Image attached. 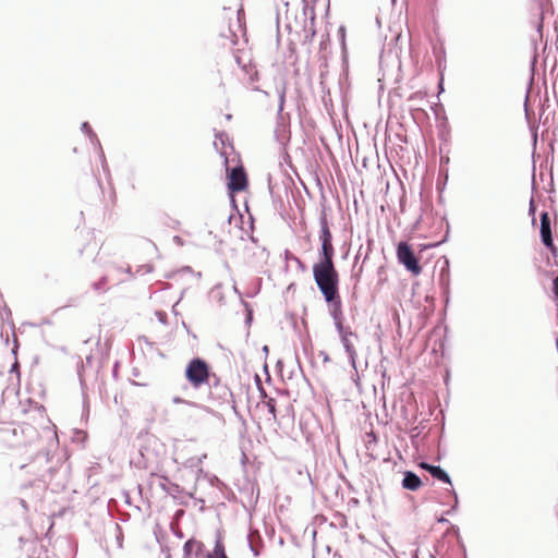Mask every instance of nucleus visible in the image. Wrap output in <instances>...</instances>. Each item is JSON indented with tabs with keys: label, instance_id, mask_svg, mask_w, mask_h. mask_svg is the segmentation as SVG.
<instances>
[{
	"label": "nucleus",
	"instance_id": "nucleus-1",
	"mask_svg": "<svg viewBox=\"0 0 558 558\" xmlns=\"http://www.w3.org/2000/svg\"><path fill=\"white\" fill-rule=\"evenodd\" d=\"M185 378L194 389L204 385L209 386L210 397L217 400H226L230 395L226 386L220 384L219 378L210 372L207 362L199 357L192 359L185 368Z\"/></svg>",
	"mask_w": 558,
	"mask_h": 558
},
{
	"label": "nucleus",
	"instance_id": "nucleus-2",
	"mask_svg": "<svg viewBox=\"0 0 558 558\" xmlns=\"http://www.w3.org/2000/svg\"><path fill=\"white\" fill-rule=\"evenodd\" d=\"M314 280L326 302H331L338 295L339 276L333 263H316L313 266Z\"/></svg>",
	"mask_w": 558,
	"mask_h": 558
},
{
	"label": "nucleus",
	"instance_id": "nucleus-3",
	"mask_svg": "<svg viewBox=\"0 0 558 558\" xmlns=\"http://www.w3.org/2000/svg\"><path fill=\"white\" fill-rule=\"evenodd\" d=\"M319 241L322 243V250L320 260L318 263H333L335 248L332 245V234L325 215L319 218Z\"/></svg>",
	"mask_w": 558,
	"mask_h": 558
},
{
	"label": "nucleus",
	"instance_id": "nucleus-4",
	"mask_svg": "<svg viewBox=\"0 0 558 558\" xmlns=\"http://www.w3.org/2000/svg\"><path fill=\"white\" fill-rule=\"evenodd\" d=\"M338 335L348 355L350 365L354 371H356L357 352L355 349V342L359 339L357 335L353 332L350 327L345 326H338Z\"/></svg>",
	"mask_w": 558,
	"mask_h": 558
},
{
	"label": "nucleus",
	"instance_id": "nucleus-5",
	"mask_svg": "<svg viewBox=\"0 0 558 558\" xmlns=\"http://www.w3.org/2000/svg\"><path fill=\"white\" fill-rule=\"evenodd\" d=\"M397 258L409 271L417 276L422 272V267L418 264L413 251L407 242H400L397 247Z\"/></svg>",
	"mask_w": 558,
	"mask_h": 558
},
{
	"label": "nucleus",
	"instance_id": "nucleus-6",
	"mask_svg": "<svg viewBox=\"0 0 558 558\" xmlns=\"http://www.w3.org/2000/svg\"><path fill=\"white\" fill-rule=\"evenodd\" d=\"M247 185L246 174L243 168H233L229 174L228 187L232 192L243 191Z\"/></svg>",
	"mask_w": 558,
	"mask_h": 558
},
{
	"label": "nucleus",
	"instance_id": "nucleus-7",
	"mask_svg": "<svg viewBox=\"0 0 558 558\" xmlns=\"http://www.w3.org/2000/svg\"><path fill=\"white\" fill-rule=\"evenodd\" d=\"M541 238L543 244L548 248H554L550 220L547 211L541 214Z\"/></svg>",
	"mask_w": 558,
	"mask_h": 558
},
{
	"label": "nucleus",
	"instance_id": "nucleus-8",
	"mask_svg": "<svg viewBox=\"0 0 558 558\" xmlns=\"http://www.w3.org/2000/svg\"><path fill=\"white\" fill-rule=\"evenodd\" d=\"M204 544L196 539H189L183 546V558H198L203 555Z\"/></svg>",
	"mask_w": 558,
	"mask_h": 558
},
{
	"label": "nucleus",
	"instance_id": "nucleus-9",
	"mask_svg": "<svg viewBox=\"0 0 558 558\" xmlns=\"http://www.w3.org/2000/svg\"><path fill=\"white\" fill-rule=\"evenodd\" d=\"M422 485L421 478L413 472H405L402 480V487L409 490H417Z\"/></svg>",
	"mask_w": 558,
	"mask_h": 558
},
{
	"label": "nucleus",
	"instance_id": "nucleus-10",
	"mask_svg": "<svg viewBox=\"0 0 558 558\" xmlns=\"http://www.w3.org/2000/svg\"><path fill=\"white\" fill-rule=\"evenodd\" d=\"M330 303L332 305L331 316L333 318L336 329L338 330V326H344L342 322L343 317L341 311V300L339 295H337Z\"/></svg>",
	"mask_w": 558,
	"mask_h": 558
},
{
	"label": "nucleus",
	"instance_id": "nucleus-11",
	"mask_svg": "<svg viewBox=\"0 0 558 558\" xmlns=\"http://www.w3.org/2000/svg\"><path fill=\"white\" fill-rule=\"evenodd\" d=\"M81 130L82 132H84L86 135L89 136L90 141L94 143L97 144V146L99 147V153H100V159L102 161V166L105 167V163H106V159H105V155H104V151L100 147V143L96 136V134L93 132V130L90 129L89 124L87 122H84L81 126Z\"/></svg>",
	"mask_w": 558,
	"mask_h": 558
},
{
	"label": "nucleus",
	"instance_id": "nucleus-12",
	"mask_svg": "<svg viewBox=\"0 0 558 558\" xmlns=\"http://www.w3.org/2000/svg\"><path fill=\"white\" fill-rule=\"evenodd\" d=\"M429 469H430L429 474L433 477L451 485L450 476L445 470H442L440 466H437V465H435L434 468H429Z\"/></svg>",
	"mask_w": 558,
	"mask_h": 558
},
{
	"label": "nucleus",
	"instance_id": "nucleus-13",
	"mask_svg": "<svg viewBox=\"0 0 558 558\" xmlns=\"http://www.w3.org/2000/svg\"><path fill=\"white\" fill-rule=\"evenodd\" d=\"M207 558H228L225 546L220 539H217L213 553L207 554Z\"/></svg>",
	"mask_w": 558,
	"mask_h": 558
},
{
	"label": "nucleus",
	"instance_id": "nucleus-14",
	"mask_svg": "<svg viewBox=\"0 0 558 558\" xmlns=\"http://www.w3.org/2000/svg\"><path fill=\"white\" fill-rule=\"evenodd\" d=\"M11 318H12V313H11L10 308L7 306V304L4 302H0V319L2 322L10 323L12 325V327H14Z\"/></svg>",
	"mask_w": 558,
	"mask_h": 558
},
{
	"label": "nucleus",
	"instance_id": "nucleus-15",
	"mask_svg": "<svg viewBox=\"0 0 558 558\" xmlns=\"http://www.w3.org/2000/svg\"><path fill=\"white\" fill-rule=\"evenodd\" d=\"M265 405L268 409V412L272 415L274 418H276V401L272 398H269L267 401H265Z\"/></svg>",
	"mask_w": 558,
	"mask_h": 558
},
{
	"label": "nucleus",
	"instance_id": "nucleus-16",
	"mask_svg": "<svg viewBox=\"0 0 558 558\" xmlns=\"http://www.w3.org/2000/svg\"><path fill=\"white\" fill-rule=\"evenodd\" d=\"M172 402L175 403V404H181L182 403V404H187V405L194 407V408H201L199 404H197L195 402H192V401L184 400V399H182L180 397H174L172 399Z\"/></svg>",
	"mask_w": 558,
	"mask_h": 558
},
{
	"label": "nucleus",
	"instance_id": "nucleus-17",
	"mask_svg": "<svg viewBox=\"0 0 558 558\" xmlns=\"http://www.w3.org/2000/svg\"><path fill=\"white\" fill-rule=\"evenodd\" d=\"M203 458H206V454L199 458H191L189 459L187 462L190 463L191 466H197L203 462Z\"/></svg>",
	"mask_w": 558,
	"mask_h": 558
},
{
	"label": "nucleus",
	"instance_id": "nucleus-18",
	"mask_svg": "<svg viewBox=\"0 0 558 558\" xmlns=\"http://www.w3.org/2000/svg\"><path fill=\"white\" fill-rule=\"evenodd\" d=\"M107 278L102 277L98 282L94 283L93 287L96 291H99L102 289V287L106 284Z\"/></svg>",
	"mask_w": 558,
	"mask_h": 558
},
{
	"label": "nucleus",
	"instance_id": "nucleus-19",
	"mask_svg": "<svg viewBox=\"0 0 558 558\" xmlns=\"http://www.w3.org/2000/svg\"><path fill=\"white\" fill-rule=\"evenodd\" d=\"M283 104H284V90H281L280 96H279V111H281L283 109Z\"/></svg>",
	"mask_w": 558,
	"mask_h": 558
},
{
	"label": "nucleus",
	"instance_id": "nucleus-20",
	"mask_svg": "<svg viewBox=\"0 0 558 558\" xmlns=\"http://www.w3.org/2000/svg\"><path fill=\"white\" fill-rule=\"evenodd\" d=\"M319 355L322 356V359H323L324 363H328V362H330V357H329V355H328L326 352L322 351V352L319 353Z\"/></svg>",
	"mask_w": 558,
	"mask_h": 558
},
{
	"label": "nucleus",
	"instance_id": "nucleus-21",
	"mask_svg": "<svg viewBox=\"0 0 558 558\" xmlns=\"http://www.w3.org/2000/svg\"><path fill=\"white\" fill-rule=\"evenodd\" d=\"M420 465H421L422 469L426 470L428 473H429V470H430L429 468H434L435 466V465H432V464H428V463H425V462L421 463Z\"/></svg>",
	"mask_w": 558,
	"mask_h": 558
},
{
	"label": "nucleus",
	"instance_id": "nucleus-22",
	"mask_svg": "<svg viewBox=\"0 0 558 558\" xmlns=\"http://www.w3.org/2000/svg\"><path fill=\"white\" fill-rule=\"evenodd\" d=\"M554 292L558 296V276L554 279Z\"/></svg>",
	"mask_w": 558,
	"mask_h": 558
},
{
	"label": "nucleus",
	"instance_id": "nucleus-23",
	"mask_svg": "<svg viewBox=\"0 0 558 558\" xmlns=\"http://www.w3.org/2000/svg\"><path fill=\"white\" fill-rule=\"evenodd\" d=\"M529 211H530L531 215L535 214V206H534V201L533 199H531V202H530Z\"/></svg>",
	"mask_w": 558,
	"mask_h": 558
},
{
	"label": "nucleus",
	"instance_id": "nucleus-24",
	"mask_svg": "<svg viewBox=\"0 0 558 558\" xmlns=\"http://www.w3.org/2000/svg\"><path fill=\"white\" fill-rule=\"evenodd\" d=\"M250 548H251V550L253 551V554H254L255 556H258V555H259V551H258V550H257V549H256L252 544H250Z\"/></svg>",
	"mask_w": 558,
	"mask_h": 558
},
{
	"label": "nucleus",
	"instance_id": "nucleus-25",
	"mask_svg": "<svg viewBox=\"0 0 558 558\" xmlns=\"http://www.w3.org/2000/svg\"><path fill=\"white\" fill-rule=\"evenodd\" d=\"M316 0H303V2L305 3V5L307 7L308 4L311 3H314Z\"/></svg>",
	"mask_w": 558,
	"mask_h": 558
},
{
	"label": "nucleus",
	"instance_id": "nucleus-26",
	"mask_svg": "<svg viewBox=\"0 0 558 558\" xmlns=\"http://www.w3.org/2000/svg\"><path fill=\"white\" fill-rule=\"evenodd\" d=\"M450 492L453 494L454 500H456V504H457L458 502V495H457V493L453 489H451Z\"/></svg>",
	"mask_w": 558,
	"mask_h": 558
},
{
	"label": "nucleus",
	"instance_id": "nucleus-27",
	"mask_svg": "<svg viewBox=\"0 0 558 558\" xmlns=\"http://www.w3.org/2000/svg\"><path fill=\"white\" fill-rule=\"evenodd\" d=\"M174 240H175V242H179L180 238L179 236H174Z\"/></svg>",
	"mask_w": 558,
	"mask_h": 558
}]
</instances>
